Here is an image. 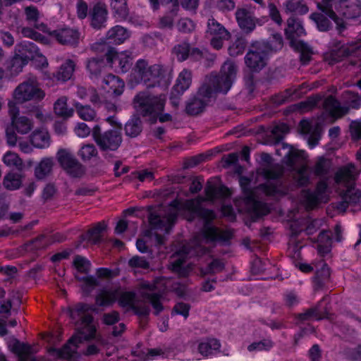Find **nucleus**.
<instances>
[{"label":"nucleus","instance_id":"680f3d73","mask_svg":"<svg viewBox=\"0 0 361 361\" xmlns=\"http://www.w3.org/2000/svg\"><path fill=\"white\" fill-rule=\"evenodd\" d=\"M247 46L245 39L238 37L236 40L228 47V54L231 56H237L242 54Z\"/></svg>","mask_w":361,"mask_h":361},{"label":"nucleus","instance_id":"39448f33","mask_svg":"<svg viewBox=\"0 0 361 361\" xmlns=\"http://www.w3.org/2000/svg\"><path fill=\"white\" fill-rule=\"evenodd\" d=\"M166 96L154 95L148 92H138L133 98V105L137 114L147 118L151 123L157 121L158 116L164 109Z\"/></svg>","mask_w":361,"mask_h":361},{"label":"nucleus","instance_id":"aec40b11","mask_svg":"<svg viewBox=\"0 0 361 361\" xmlns=\"http://www.w3.org/2000/svg\"><path fill=\"white\" fill-rule=\"evenodd\" d=\"M335 8L340 15L348 19L355 18L361 15L360 0H339Z\"/></svg>","mask_w":361,"mask_h":361},{"label":"nucleus","instance_id":"e2e57ef3","mask_svg":"<svg viewBox=\"0 0 361 361\" xmlns=\"http://www.w3.org/2000/svg\"><path fill=\"white\" fill-rule=\"evenodd\" d=\"M97 154V150L93 144L83 145L78 153V156L84 161L90 160L92 157H96Z\"/></svg>","mask_w":361,"mask_h":361},{"label":"nucleus","instance_id":"4468645a","mask_svg":"<svg viewBox=\"0 0 361 361\" xmlns=\"http://www.w3.org/2000/svg\"><path fill=\"white\" fill-rule=\"evenodd\" d=\"M34 127L32 119L25 116H21L13 118V121L6 126L5 129L6 142L10 147H14L18 142V136L16 131L21 135H25L30 133Z\"/></svg>","mask_w":361,"mask_h":361},{"label":"nucleus","instance_id":"49530a36","mask_svg":"<svg viewBox=\"0 0 361 361\" xmlns=\"http://www.w3.org/2000/svg\"><path fill=\"white\" fill-rule=\"evenodd\" d=\"M78 116L86 121H94L97 116L95 110L90 105H82L79 102L74 104Z\"/></svg>","mask_w":361,"mask_h":361},{"label":"nucleus","instance_id":"bf43d9fd","mask_svg":"<svg viewBox=\"0 0 361 361\" xmlns=\"http://www.w3.org/2000/svg\"><path fill=\"white\" fill-rule=\"evenodd\" d=\"M190 47L187 42H183L176 45L173 49V54L179 61H183L189 58Z\"/></svg>","mask_w":361,"mask_h":361},{"label":"nucleus","instance_id":"ea45409f","mask_svg":"<svg viewBox=\"0 0 361 361\" xmlns=\"http://www.w3.org/2000/svg\"><path fill=\"white\" fill-rule=\"evenodd\" d=\"M205 193L210 200L226 197L230 195L229 190L223 185L216 186L212 181H208L205 187Z\"/></svg>","mask_w":361,"mask_h":361},{"label":"nucleus","instance_id":"69168bd1","mask_svg":"<svg viewBox=\"0 0 361 361\" xmlns=\"http://www.w3.org/2000/svg\"><path fill=\"white\" fill-rule=\"evenodd\" d=\"M21 33L25 37L31 38L43 44H47L49 42V40L46 37L43 36L42 34L36 32L32 28L23 27L21 30Z\"/></svg>","mask_w":361,"mask_h":361},{"label":"nucleus","instance_id":"6e6552de","mask_svg":"<svg viewBox=\"0 0 361 361\" xmlns=\"http://www.w3.org/2000/svg\"><path fill=\"white\" fill-rule=\"evenodd\" d=\"M177 217L175 209L166 213L162 214L157 211L151 212L148 216L150 230L147 231L146 235H152L154 231L155 239L157 245H161L164 243V236L157 233V231H164L169 233Z\"/></svg>","mask_w":361,"mask_h":361},{"label":"nucleus","instance_id":"774afa93","mask_svg":"<svg viewBox=\"0 0 361 361\" xmlns=\"http://www.w3.org/2000/svg\"><path fill=\"white\" fill-rule=\"evenodd\" d=\"M273 346V342L269 339H264L258 342H254L248 345L247 350L249 351L254 350H267Z\"/></svg>","mask_w":361,"mask_h":361},{"label":"nucleus","instance_id":"de8ad7c7","mask_svg":"<svg viewBox=\"0 0 361 361\" xmlns=\"http://www.w3.org/2000/svg\"><path fill=\"white\" fill-rule=\"evenodd\" d=\"M75 63L72 60H67L61 66L57 71L56 78L63 82L71 79L75 70Z\"/></svg>","mask_w":361,"mask_h":361},{"label":"nucleus","instance_id":"9b49d317","mask_svg":"<svg viewBox=\"0 0 361 361\" xmlns=\"http://www.w3.org/2000/svg\"><path fill=\"white\" fill-rule=\"evenodd\" d=\"M318 8L322 13H314L311 14L310 19L316 23L319 31L326 32L331 27V23L329 18L335 22L337 28L340 31L345 28L343 20L337 16L329 1L324 0L322 3L318 4Z\"/></svg>","mask_w":361,"mask_h":361},{"label":"nucleus","instance_id":"4be33fe9","mask_svg":"<svg viewBox=\"0 0 361 361\" xmlns=\"http://www.w3.org/2000/svg\"><path fill=\"white\" fill-rule=\"evenodd\" d=\"M203 201L202 198L186 200L183 207L190 213L189 221H192L195 216L209 219L213 213L212 211L202 207L201 203Z\"/></svg>","mask_w":361,"mask_h":361},{"label":"nucleus","instance_id":"9d476101","mask_svg":"<svg viewBox=\"0 0 361 361\" xmlns=\"http://www.w3.org/2000/svg\"><path fill=\"white\" fill-rule=\"evenodd\" d=\"M13 97L18 104H23L28 101L38 102L44 98L45 93L40 88L37 77L30 75L17 86Z\"/></svg>","mask_w":361,"mask_h":361},{"label":"nucleus","instance_id":"c9c22d12","mask_svg":"<svg viewBox=\"0 0 361 361\" xmlns=\"http://www.w3.org/2000/svg\"><path fill=\"white\" fill-rule=\"evenodd\" d=\"M247 206L249 212L255 220L267 215L269 212L266 204L252 199L251 196L248 197Z\"/></svg>","mask_w":361,"mask_h":361},{"label":"nucleus","instance_id":"7ed1b4c3","mask_svg":"<svg viewBox=\"0 0 361 361\" xmlns=\"http://www.w3.org/2000/svg\"><path fill=\"white\" fill-rule=\"evenodd\" d=\"M283 47V38L279 34L273 35L269 41L252 43L245 56V63L251 72H259L267 64L269 56Z\"/></svg>","mask_w":361,"mask_h":361},{"label":"nucleus","instance_id":"f704fd0d","mask_svg":"<svg viewBox=\"0 0 361 361\" xmlns=\"http://www.w3.org/2000/svg\"><path fill=\"white\" fill-rule=\"evenodd\" d=\"M102 82L106 85H103V87L104 89L109 87V90H112L115 95L119 96L123 93L125 83L118 77L113 74H108L102 79Z\"/></svg>","mask_w":361,"mask_h":361},{"label":"nucleus","instance_id":"cd10ccee","mask_svg":"<svg viewBox=\"0 0 361 361\" xmlns=\"http://www.w3.org/2000/svg\"><path fill=\"white\" fill-rule=\"evenodd\" d=\"M91 25L94 29L105 27L107 20V10L104 5L97 4L90 11Z\"/></svg>","mask_w":361,"mask_h":361},{"label":"nucleus","instance_id":"72a5a7b5","mask_svg":"<svg viewBox=\"0 0 361 361\" xmlns=\"http://www.w3.org/2000/svg\"><path fill=\"white\" fill-rule=\"evenodd\" d=\"M129 37L128 30L120 26L116 25L111 28L106 33V40L108 43L121 44Z\"/></svg>","mask_w":361,"mask_h":361},{"label":"nucleus","instance_id":"603ef678","mask_svg":"<svg viewBox=\"0 0 361 361\" xmlns=\"http://www.w3.org/2000/svg\"><path fill=\"white\" fill-rule=\"evenodd\" d=\"M111 7L121 20H126L129 14L127 0H111Z\"/></svg>","mask_w":361,"mask_h":361},{"label":"nucleus","instance_id":"864d4df0","mask_svg":"<svg viewBox=\"0 0 361 361\" xmlns=\"http://www.w3.org/2000/svg\"><path fill=\"white\" fill-rule=\"evenodd\" d=\"M26 18L29 21L34 23V26L43 32H47V25L44 23H39L37 20L39 18V11L35 6H27L25 9Z\"/></svg>","mask_w":361,"mask_h":361},{"label":"nucleus","instance_id":"052dcab7","mask_svg":"<svg viewBox=\"0 0 361 361\" xmlns=\"http://www.w3.org/2000/svg\"><path fill=\"white\" fill-rule=\"evenodd\" d=\"M73 264L77 269L78 273L88 274L91 269L90 262L80 255L75 256Z\"/></svg>","mask_w":361,"mask_h":361},{"label":"nucleus","instance_id":"1a4fd4ad","mask_svg":"<svg viewBox=\"0 0 361 361\" xmlns=\"http://www.w3.org/2000/svg\"><path fill=\"white\" fill-rule=\"evenodd\" d=\"M135 293L134 292H121L120 287L104 288L97 295L95 302L98 306H109L118 299L121 307H129L135 305Z\"/></svg>","mask_w":361,"mask_h":361},{"label":"nucleus","instance_id":"4c0bfd02","mask_svg":"<svg viewBox=\"0 0 361 361\" xmlns=\"http://www.w3.org/2000/svg\"><path fill=\"white\" fill-rule=\"evenodd\" d=\"M106 67L102 57H93L87 61L86 68L92 78H98Z\"/></svg>","mask_w":361,"mask_h":361},{"label":"nucleus","instance_id":"f03ea898","mask_svg":"<svg viewBox=\"0 0 361 361\" xmlns=\"http://www.w3.org/2000/svg\"><path fill=\"white\" fill-rule=\"evenodd\" d=\"M95 310L93 305L83 302L77 303L73 307H70L68 314L79 329L78 334L71 338L61 348H49V354L61 359H71L77 353L79 343L95 338L97 329L93 324L94 318L88 313Z\"/></svg>","mask_w":361,"mask_h":361},{"label":"nucleus","instance_id":"0eeeda50","mask_svg":"<svg viewBox=\"0 0 361 361\" xmlns=\"http://www.w3.org/2000/svg\"><path fill=\"white\" fill-rule=\"evenodd\" d=\"M343 105L333 96H329L324 102V106L331 116L341 118L348 114L350 109H358L361 106V97L357 92L347 90L342 93Z\"/></svg>","mask_w":361,"mask_h":361},{"label":"nucleus","instance_id":"3c124183","mask_svg":"<svg viewBox=\"0 0 361 361\" xmlns=\"http://www.w3.org/2000/svg\"><path fill=\"white\" fill-rule=\"evenodd\" d=\"M21 183V175L18 173L9 172L3 179L4 186L9 190L18 189Z\"/></svg>","mask_w":361,"mask_h":361},{"label":"nucleus","instance_id":"338daca9","mask_svg":"<svg viewBox=\"0 0 361 361\" xmlns=\"http://www.w3.org/2000/svg\"><path fill=\"white\" fill-rule=\"evenodd\" d=\"M27 63L28 61L25 59H23L22 56H18V53L15 52L14 56L11 60V71L15 73H19Z\"/></svg>","mask_w":361,"mask_h":361},{"label":"nucleus","instance_id":"a211bd4d","mask_svg":"<svg viewBox=\"0 0 361 361\" xmlns=\"http://www.w3.org/2000/svg\"><path fill=\"white\" fill-rule=\"evenodd\" d=\"M8 348L18 357V361H39L35 354L37 352L32 345L21 343L17 338H12Z\"/></svg>","mask_w":361,"mask_h":361},{"label":"nucleus","instance_id":"f257e3e1","mask_svg":"<svg viewBox=\"0 0 361 361\" xmlns=\"http://www.w3.org/2000/svg\"><path fill=\"white\" fill-rule=\"evenodd\" d=\"M237 73V66L231 61L222 65L219 74L212 73L205 76L196 94L186 103L185 112L190 116L202 113L219 93L226 94L231 89Z\"/></svg>","mask_w":361,"mask_h":361},{"label":"nucleus","instance_id":"bb28decb","mask_svg":"<svg viewBox=\"0 0 361 361\" xmlns=\"http://www.w3.org/2000/svg\"><path fill=\"white\" fill-rule=\"evenodd\" d=\"M15 52L18 53V56H22L27 61L42 56L36 44L28 41L17 44L15 47Z\"/></svg>","mask_w":361,"mask_h":361},{"label":"nucleus","instance_id":"412c9836","mask_svg":"<svg viewBox=\"0 0 361 361\" xmlns=\"http://www.w3.org/2000/svg\"><path fill=\"white\" fill-rule=\"evenodd\" d=\"M106 56L109 63L118 62V68L121 73L128 72L132 66L133 57L131 56L130 52L124 51L118 54L114 48H109L108 47Z\"/></svg>","mask_w":361,"mask_h":361},{"label":"nucleus","instance_id":"b1692460","mask_svg":"<svg viewBox=\"0 0 361 361\" xmlns=\"http://www.w3.org/2000/svg\"><path fill=\"white\" fill-rule=\"evenodd\" d=\"M326 189L327 183L325 181H320L318 183L315 191L303 190L302 199L307 207H313L318 202L322 201Z\"/></svg>","mask_w":361,"mask_h":361},{"label":"nucleus","instance_id":"a19ab883","mask_svg":"<svg viewBox=\"0 0 361 361\" xmlns=\"http://www.w3.org/2000/svg\"><path fill=\"white\" fill-rule=\"evenodd\" d=\"M301 131L302 133L309 134L310 135L308 139V143L311 147H314L318 144L319 140L320 139V127L317 125L314 130L312 132V127L311 124L305 120H302L300 123Z\"/></svg>","mask_w":361,"mask_h":361},{"label":"nucleus","instance_id":"e433bc0d","mask_svg":"<svg viewBox=\"0 0 361 361\" xmlns=\"http://www.w3.org/2000/svg\"><path fill=\"white\" fill-rule=\"evenodd\" d=\"M106 225L104 222H99L94 227L89 229L83 240H87L92 244H99L102 241L103 232L106 230Z\"/></svg>","mask_w":361,"mask_h":361},{"label":"nucleus","instance_id":"5fc2aeb1","mask_svg":"<svg viewBox=\"0 0 361 361\" xmlns=\"http://www.w3.org/2000/svg\"><path fill=\"white\" fill-rule=\"evenodd\" d=\"M292 47L300 52V58L302 63L304 65L307 64L311 60V54L312 53L310 47L300 40Z\"/></svg>","mask_w":361,"mask_h":361},{"label":"nucleus","instance_id":"c85d7f7f","mask_svg":"<svg viewBox=\"0 0 361 361\" xmlns=\"http://www.w3.org/2000/svg\"><path fill=\"white\" fill-rule=\"evenodd\" d=\"M143 123L140 116L135 114L126 123L124 126L125 134L130 138L137 137L142 131Z\"/></svg>","mask_w":361,"mask_h":361},{"label":"nucleus","instance_id":"37998d69","mask_svg":"<svg viewBox=\"0 0 361 361\" xmlns=\"http://www.w3.org/2000/svg\"><path fill=\"white\" fill-rule=\"evenodd\" d=\"M54 161L51 158H43L35 169V175L39 180L44 179L52 169Z\"/></svg>","mask_w":361,"mask_h":361},{"label":"nucleus","instance_id":"8fccbe9b","mask_svg":"<svg viewBox=\"0 0 361 361\" xmlns=\"http://www.w3.org/2000/svg\"><path fill=\"white\" fill-rule=\"evenodd\" d=\"M220 343L217 339L211 338L199 344L198 350L201 355L207 357L220 348Z\"/></svg>","mask_w":361,"mask_h":361},{"label":"nucleus","instance_id":"0e129e2a","mask_svg":"<svg viewBox=\"0 0 361 361\" xmlns=\"http://www.w3.org/2000/svg\"><path fill=\"white\" fill-rule=\"evenodd\" d=\"M4 164L8 166H15L18 169L23 168V161L16 153L8 152L3 157Z\"/></svg>","mask_w":361,"mask_h":361},{"label":"nucleus","instance_id":"c03bdc74","mask_svg":"<svg viewBox=\"0 0 361 361\" xmlns=\"http://www.w3.org/2000/svg\"><path fill=\"white\" fill-rule=\"evenodd\" d=\"M75 279L82 283L81 289L85 295H89L98 285L99 282L93 276H80L75 274Z\"/></svg>","mask_w":361,"mask_h":361},{"label":"nucleus","instance_id":"2f4dec72","mask_svg":"<svg viewBox=\"0 0 361 361\" xmlns=\"http://www.w3.org/2000/svg\"><path fill=\"white\" fill-rule=\"evenodd\" d=\"M192 84V72L188 69H183L178 75L173 91L178 95L182 94Z\"/></svg>","mask_w":361,"mask_h":361},{"label":"nucleus","instance_id":"393cba45","mask_svg":"<svg viewBox=\"0 0 361 361\" xmlns=\"http://www.w3.org/2000/svg\"><path fill=\"white\" fill-rule=\"evenodd\" d=\"M287 24L288 27L286 29V34L290 40L291 46H293L298 42L296 39L297 37L305 35V31L301 21L295 17L289 18L287 20Z\"/></svg>","mask_w":361,"mask_h":361},{"label":"nucleus","instance_id":"09e8293b","mask_svg":"<svg viewBox=\"0 0 361 361\" xmlns=\"http://www.w3.org/2000/svg\"><path fill=\"white\" fill-rule=\"evenodd\" d=\"M54 109L57 116L65 118H70L73 114V109H68L67 106V98L66 97H61L56 101Z\"/></svg>","mask_w":361,"mask_h":361},{"label":"nucleus","instance_id":"13d9d810","mask_svg":"<svg viewBox=\"0 0 361 361\" xmlns=\"http://www.w3.org/2000/svg\"><path fill=\"white\" fill-rule=\"evenodd\" d=\"M224 267L225 264L221 260L214 259L205 268H202L200 269V272L202 276L215 274L222 271L224 269Z\"/></svg>","mask_w":361,"mask_h":361},{"label":"nucleus","instance_id":"473e14b6","mask_svg":"<svg viewBox=\"0 0 361 361\" xmlns=\"http://www.w3.org/2000/svg\"><path fill=\"white\" fill-rule=\"evenodd\" d=\"M283 8L286 13L305 15L308 13L309 8L304 0H286Z\"/></svg>","mask_w":361,"mask_h":361},{"label":"nucleus","instance_id":"20e7f679","mask_svg":"<svg viewBox=\"0 0 361 361\" xmlns=\"http://www.w3.org/2000/svg\"><path fill=\"white\" fill-rule=\"evenodd\" d=\"M276 154L283 157V162L292 171L293 178L298 186H305L310 181V172L307 166L302 164L305 159L304 151H299L292 146L283 143L276 149Z\"/></svg>","mask_w":361,"mask_h":361},{"label":"nucleus","instance_id":"6ab92c4d","mask_svg":"<svg viewBox=\"0 0 361 361\" xmlns=\"http://www.w3.org/2000/svg\"><path fill=\"white\" fill-rule=\"evenodd\" d=\"M49 35L59 44L74 47L78 46L80 36L78 30L71 27L57 29Z\"/></svg>","mask_w":361,"mask_h":361},{"label":"nucleus","instance_id":"79ce46f5","mask_svg":"<svg viewBox=\"0 0 361 361\" xmlns=\"http://www.w3.org/2000/svg\"><path fill=\"white\" fill-rule=\"evenodd\" d=\"M263 174L264 177L268 180L267 183V187H271V189L267 190L269 194L277 193L281 190L278 188L276 185H272V183L271 180H274L276 182H279V178L282 174V171L279 169H264L263 170Z\"/></svg>","mask_w":361,"mask_h":361},{"label":"nucleus","instance_id":"a18cd8bd","mask_svg":"<svg viewBox=\"0 0 361 361\" xmlns=\"http://www.w3.org/2000/svg\"><path fill=\"white\" fill-rule=\"evenodd\" d=\"M318 251L319 253L324 255L330 251L332 238L331 234L329 231H322L317 237Z\"/></svg>","mask_w":361,"mask_h":361},{"label":"nucleus","instance_id":"f8f14e48","mask_svg":"<svg viewBox=\"0 0 361 361\" xmlns=\"http://www.w3.org/2000/svg\"><path fill=\"white\" fill-rule=\"evenodd\" d=\"M121 126L116 129L101 131L99 126L92 128V137L102 151H115L122 142Z\"/></svg>","mask_w":361,"mask_h":361},{"label":"nucleus","instance_id":"a878e982","mask_svg":"<svg viewBox=\"0 0 361 361\" xmlns=\"http://www.w3.org/2000/svg\"><path fill=\"white\" fill-rule=\"evenodd\" d=\"M165 75V70L160 64L149 66L144 84L147 87H154L160 85Z\"/></svg>","mask_w":361,"mask_h":361},{"label":"nucleus","instance_id":"ddd939ff","mask_svg":"<svg viewBox=\"0 0 361 361\" xmlns=\"http://www.w3.org/2000/svg\"><path fill=\"white\" fill-rule=\"evenodd\" d=\"M209 250L201 244H197L193 247H184L181 250L176 252L171 257L170 267L181 277L188 276L189 269L183 267V263L188 255L201 256L207 253Z\"/></svg>","mask_w":361,"mask_h":361},{"label":"nucleus","instance_id":"2eb2a0df","mask_svg":"<svg viewBox=\"0 0 361 361\" xmlns=\"http://www.w3.org/2000/svg\"><path fill=\"white\" fill-rule=\"evenodd\" d=\"M138 291L144 301L149 302L155 314H159L164 309L161 300L162 294L158 288L157 283L141 281L138 284Z\"/></svg>","mask_w":361,"mask_h":361},{"label":"nucleus","instance_id":"c756f323","mask_svg":"<svg viewBox=\"0 0 361 361\" xmlns=\"http://www.w3.org/2000/svg\"><path fill=\"white\" fill-rule=\"evenodd\" d=\"M149 67V63L146 60L139 59L137 61L130 74L131 80L135 84L144 83Z\"/></svg>","mask_w":361,"mask_h":361},{"label":"nucleus","instance_id":"423d86ee","mask_svg":"<svg viewBox=\"0 0 361 361\" xmlns=\"http://www.w3.org/2000/svg\"><path fill=\"white\" fill-rule=\"evenodd\" d=\"M357 174L355 166L353 164H347L336 173V182L346 186V190L341 194L342 201L338 206V209L341 211H345L350 204H356L361 202V190L353 186Z\"/></svg>","mask_w":361,"mask_h":361},{"label":"nucleus","instance_id":"f3484780","mask_svg":"<svg viewBox=\"0 0 361 361\" xmlns=\"http://www.w3.org/2000/svg\"><path fill=\"white\" fill-rule=\"evenodd\" d=\"M57 160L63 169L73 177H80L85 169L73 154L66 149H60L57 153Z\"/></svg>","mask_w":361,"mask_h":361},{"label":"nucleus","instance_id":"7c9ffc66","mask_svg":"<svg viewBox=\"0 0 361 361\" xmlns=\"http://www.w3.org/2000/svg\"><path fill=\"white\" fill-rule=\"evenodd\" d=\"M317 268L313 281L315 288L319 289L322 288L329 281L331 274L329 268L322 260L319 262Z\"/></svg>","mask_w":361,"mask_h":361},{"label":"nucleus","instance_id":"dca6fc26","mask_svg":"<svg viewBox=\"0 0 361 361\" xmlns=\"http://www.w3.org/2000/svg\"><path fill=\"white\" fill-rule=\"evenodd\" d=\"M206 32L212 37L210 44L213 48L217 50L223 47L224 41L231 38V33L214 18L208 20Z\"/></svg>","mask_w":361,"mask_h":361},{"label":"nucleus","instance_id":"4d7b16f0","mask_svg":"<svg viewBox=\"0 0 361 361\" xmlns=\"http://www.w3.org/2000/svg\"><path fill=\"white\" fill-rule=\"evenodd\" d=\"M324 317L325 316L322 314L319 305L307 309L305 312L299 314L297 317L298 319L301 322L308 321L312 318L320 320Z\"/></svg>","mask_w":361,"mask_h":361},{"label":"nucleus","instance_id":"58836bf2","mask_svg":"<svg viewBox=\"0 0 361 361\" xmlns=\"http://www.w3.org/2000/svg\"><path fill=\"white\" fill-rule=\"evenodd\" d=\"M30 141L37 148H45L50 145V135L45 129L36 130L30 135Z\"/></svg>","mask_w":361,"mask_h":361},{"label":"nucleus","instance_id":"5701e85b","mask_svg":"<svg viewBox=\"0 0 361 361\" xmlns=\"http://www.w3.org/2000/svg\"><path fill=\"white\" fill-rule=\"evenodd\" d=\"M235 18L240 29L246 34L252 32L256 27V19L245 8H238Z\"/></svg>","mask_w":361,"mask_h":361},{"label":"nucleus","instance_id":"6e6d98bb","mask_svg":"<svg viewBox=\"0 0 361 361\" xmlns=\"http://www.w3.org/2000/svg\"><path fill=\"white\" fill-rule=\"evenodd\" d=\"M206 240H226L230 238L231 235L228 232L223 233L215 227H207L204 231Z\"/></svg>","mask_w":361,"mask_h":361}]
</instances>
